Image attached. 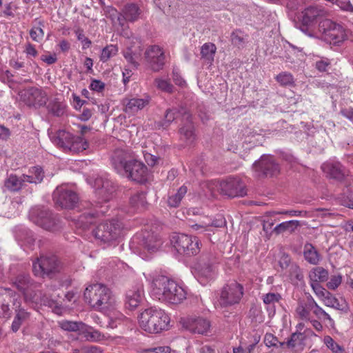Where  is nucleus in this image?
I'll list each match as a JSON object with an SVG mask.
<instances>
[{
	"instance_id": "7c9ffc66",
	"label": "nucleus",
	"mask_w": 353,
	"mask_h": 353,
	"mask_svg": "<svg viewBox=\"0 0 353 353\" xmlns=\"http://www.w3.org/2000/svg\"><path fill=\"white\" fill-rule=\"evenodd\" d=\"M143 291L141 288H135L128 291L125 305L130 310L136 308L142 301Z\"/></svg>"
},
{
	"instance_id": "aec40b11",
	"label": "nucleus",
	"mask_w": 353,
	"mask_h": 353,
	"mask_svg": "<svg viewBox=\"0 0 353 353\" xmlns=\"http://www.w3.org/2000/svg\"><path fill=\"white\" fill-rule=\"evenodd\" d=\"M16 294L9 288H0V317H6L10 314L9 303L13 301V305L18 303Z\"/></svg>"
},
{
	"instance_id": "bb28decb",
	"label": "nucleus",
	"mask_w": 353,
	"mask_h": 353,
	"mask_svg": "<svg viewBox=\"0 0 353 353\" xmlns=\"http://www.w3.org/2000/svg\"><path fill=\"white\" fill-rule=\"evenodd\" d=\"M184 123L179 128V134L181 140L183 141L186 144H192L196 139L194 132V126L192 122V116L189 121L184 120Z\"/></svg>"
},
{
	"instance_id": "e433bc0d",
	"label": "nucleus",
	"mask_w": 353,
	"mask_h": 353,
	"mask_svg": "<svg viewBox=\"0 0 353 353\" xmlns=\"http://www.w3.org/2000/svg\"><path fill=\"white\" fill-rule=\"evenodd\" d=\"M310 282H325L328 279L329 273L327 270L323 267L314 268L309 274Z\"/></svg>"
},
{
	"instance_id": "864d4df0",
	"label": "nucleus",
	"mask_w": 353,
	"mask_h": 353,
	"mask_svg": "<svg viewBox=\"0 0 353 353\" xmlns=\"http://www.w3.org/2000/svg\"><path fill=\"white\" fill-rule=\"evenodd\" d=\"M303 334L301 332L293 333L290 338L287 341L286 345L288 347H294L299 342L303 340Z\"/></svg>"
},
{
	"instance_id": "f03ea898",
	"label": "nucleus",
	"mask_w": 353,
	"mask_h": 353,
	"mask_svg": "<svg viewBox=\"0 0 353 353\" xmlns=\"http://www.w3.org/2000/svg\"><path fill=\"white\" fill-rule=\"evenodd\" d=\"M111 161L117 172L125 174L128 179L139 183L147 181V167L142 162L131 159L124 151H115Z\"/></svg>"
},
{
	"instance_id": "680f3d73",
	"label": "nucleus",
	"mask_w": 353,
	"mask_h": 353,
	"mask_svg": "<svg viewBox=\"0 0 353 353\" xmlns=\"http://www.w3.org/2000/svg\"><path fill=\"white\" fill-rule=\"evenodd\" d=\"M335 2L341 10L353 12V6L350 1L335 0Z\"/></svg>"
},
{
	"instance_id": "7ed1b4c3",
	"label": "nucleus",
	"mask_w": 353,
	"mask_h": 353,
	"mask_svg": "<svg viewBox=\"0 0 353 353\" xmlns=\"http://www.w3.org/2000/svg\"><path fill=\"white\" fill-rule=\"evenodd\" d=\"M84 299L93 309L106 312L112 309L115 303L112 291L101 283H94L88 286L83 294Z\"/></svg>"
},
{
	"instance_id": "e2e57ef3",
	"label": "nucleus",
	"mask_w": 353,
	"mask_h": 353,
	"mask_svg": "<svg viewBox=\"0 0 353 353\" xmlns=\"http://www.w3.org/2000/svg\"><path fill=\"white\" fill-rule=\"evenodd\" d=\"M313 313L318 317L323 316L325 319L331 321L332 319L330 316L325 312L318 304L314 307L313 310H311Z\"/></svg>"
},
{
	"instance_id": "f3484780",
	"label": "nucleus",
	"mask_w": 353,
	"mask_h": 353,
	"mask_svg": "<svg viewBox=\"0 0 353 353\" xmlns=\"http://www.w3.org/2000/svg\"><path fill=\"white\" fill-rule=\"evenodd\" d=\"M219 189L221 194L230 197L243 196L246 194L245 185L236 178L230 177L221 181Z\"/></svg>"
},
{
	"instance_id": "20e7f679",
	"label": "nucleus",
	"mask_w": 353,
	"mask_h": 353,
	"mask_svg": "<svg viewBox=\"0 0 353 353\" xmlns=\"http://www.w3.org/2000/svg\"><path fill=\"white\" fill-rule=\"evenodd\" d=\"M139 323L145 331L150 333H159L168 329L170 318L163 310L150 307L140 314Z\"/></svg>"
},
{
	"instance_id": "4c0bfd02",
	"label": "nucleus",
	"mask_w": 353,
	"mask_h": 353,
	"mask_svg": "<svg viewBox=\"0 0 353 353\" xmlns=\"http://www.w3.org/2000/svg\"><path fill=\"white\" fill-rule=\"evenodd\" d=\"M216 52V47L213 43H205L201 48V59H204L208 63L214 61V55Z\"/></svg>"
},
{
	"instance_id": "4be33fe9",
	"label": "nucleus",
	"mask_w": 353,
	"mask_h": 353,
	"mask_svg": "<svg viewBox=\"0 0 353 353\" xmlns=\"http://www.w3.org/2000/svg\"><path fill=\"white\" fill-rule=\"evenodd\" d=\"M165 297V302L178 304L186 298V292L183 287L172 279Z\"/></svg>"
},
{
	"instance_id": "6ab92c4d",
	"label": "nucleus",
	"mask_w": 353,
	"mask_h": 353,
	"mask_svg": "<svg viewBox=\"0 0 353 353\" xmlns=\"http://www.w3.org/2000/svg\"><path fill=\"white\" fill-rule=\"evenodd\" d=\"M215 263L216 259L212 254H203L195 264V270L202 276L209 278L214 272Z\"/></svg>"
},
{
	"instance_id": "dca6fc26",
	"label": "nucleus",
	"mask_w": 353,
	"mask_h": 353,
	"mask_svg": "<svg viewBox=\"0 0 353 353\" xmlns=\"http://www.w3.org/2000/svg\"><path fill=\"white\" fill-rule=\"evenodd\" d=\"M253 169L259 176H273L279 173V166L271 156L262 155L259 161L253 164Z\"/></svg>"
},
{
	"instance_id": "c03bdc74",
	"label": "nucleus",
	"mask_w": 353,
	"mask_h": 353,
	"mask_svg": "<svg viewBox=\"0 0 353 353\" xmlns=\"http://www.w3.org/2000/svg\"><path fill=\"white\" fill-rule=\"evenodd\" d=\"M276 80L281 85L291 86L294 85V79L292 74L290 72H283L276 77Z\"/></svg>"
},
{
	"instance_id": "69168bd1",
	"label": "nucleus",
	"mask_w": 353,
	"mask_h": 353,
	"mask_svg": "<svg viewBox=\"0 0 353 353\" xmlns=\"http://www.w3.org/2000/svg\"><path fill=\"white\" fill-rule=\"evenodd\" d=\"M145 353H170V348L168 346H159L154 348L148 349Z\"/></svg>"
},
{
	"instance_id": "09e8293b",
	"label": "nucleus",
	"mask_w": 353,
	"mask_h": 353,
	"mask_svg": "<svg viewBox=\"0 0 353 353\" xmlns=\"http://www.w3.org/2000/svg\"><path fill=\"white\" fill-rule=\"evenodd\" d=\"M39 300L37 299L35 300L36 302H39L41 305H46L50 307H53L57 306L56 301L48 294L46 293H43L42 292H39Z\"/></svg>"
},
{
	"instance_id": "49530a36",
	"label": "nucleus",
	"mask_w": 353,
	"mask_h": 353,
	"mask_svg": "<svg viewBox=\"0 0 353 353\" xmlns=\"http://www.w3.org/2000/svg\"><path fill=\"white\" fill-rule=\"evenodd\" d=\"M343 204L349 208L353 209V185L347 186L343 190Z\"/></svg>"
},
{
	"instance_id": "774afa93",
	"label": "nucleus",
	"mask_w": 353,
	"mask_h": 353,
	"mask_svg": "<svg viewBox=\"0 0 353 353\" xmlns=\"http://www.w3.org/2000/svg\"><path fill=\"white\" fill-rule=\"evenodd\" d=\"M82 353H101V347L95 345H86L81 348Z\"/></svg>"
},
{
	"instance_id": "c9c22d12",
	"label": "nucleus",
	"mask_w": 353,
	"mask_h": 353,
	"mask_svg": "<svg viewBox=\"0 0 353 353\" xmlns=\"http://www.w3.org/2000/svg\"><path fill=\"white\" fill-rule=\"evenodd\" d=\"M29 172L31 174H23V181L36 184L41 183L43 181L44 172L41 167H33L30 170Z\"/></svg>"
},
{
	"instance_id": "5fc2aeb1",
	"label": "nucleus",
	"mask_w": 353,
	"mask_h": 353,
	"mask_svg": "<svg viewBox=\"0 0 353 353\" xmlns=\"http://www.w3.org/2000/svg\"><path fill=\"white\" fill-rule=\"evenodd\" d=\"M310 285L316 295L319 298H323L328 292L319 283L310 282Z\"/></svg>"
},
{
	"instance_id": "1a4fd4ad",
	"label": "nucleus",
	"mask_w": 353,
	"mask_h": 353,
	"mask_svg": "<svg viewBox=\"0 0 353 353\" xmlns=\"http://www.w3.org/2000/svg\"><path fill=\"white\" fill-rule=\"evenodd\" d=\"M172 241L176 250L181 254L190 256L200 252L199 241L196 236L181 234L173 236Z\"/></svg>"
},
{
	"instance_id": "423d86ee",
	"label": "nucleus",
	"mask_w": 353,
	"mask_h": 353,
	"mask_svg": "<svg viewBox=\"0 0 353 353\" xmlns=\"http://www.w3.org/2000/svg\"><path fill=\"white\" fill-rule=\"evenodd\" d=\"M29 217L31 221L46 230L57 232L61 228V221L57 215L43 207L32 208Z\"/></svg>"
},
{
	"instance_id": "a18cd8bd",
	"label": "nucleus",
	"mask_w": 353,
	"mask_h": 353,
	"mask_svg": "<svg viewBox=\"0 0 353 353\" xmlns=\"http://www.w3.org/2000/svg\"><path fill=\"white\" fill-rule=\"evenodd\" d=\"M118 48L115 45H109L105 47L101 54V61L103 62L107 61L110 58L117 54Z\"/></svg>"
},
{
	"instance_id": "6e6d98bb",
	"label": "nucleus",
	"mask_w": 353,
	"mask_h": 353,
	"mask_svg": "<svg viewBox=\"0 0 353 353\" xmlns=\"http://www.w3.org/2000/svg\"><path fill=\"white\" fill-rule=\"evenodd\" d=\"M30 36L32 40L38 42L43 39L44 36V32L40 27L34 28L30 30Z\"/></svg>"
},
{
	"instance_id": "603ef678",
	"label": "nucleus",
	"mask_w": 353,
	"mask_h": 353,
	"mask_svg": "<svg viewBox=\"0 0 353 353\" xmlns=\"http://www.w3.org/2000/svg\"><path fill=\"white\" fill-rule=\"evenodd\" d=\"M281 299V295L279 293H268L263 296V303L266 305H274L276 303H278Z\"/></svg>"
},
{
	"instance_id": "a878e982",
	"label": "nucleus",
	"mask_w": 353,
	"mask_h": 353,
	"mask_svg": "<svg viewBox=\"0 0 353 353\" xmlns=\"http://www.w3.org/2000/svg\"><path fill=\"white\" fill-rule=\"evenodd\" d=\"M14 306L15 314L12 323L11 330L13 332H17L19 331L21 326L30 319V313L27 312L24 308L21 307L19 302Z\"/></svg>"
},
{
	"instance_id": "2f4dec72",
	"label": "nucleus",
	"mask_w": 353,
	"mask_h": 353,
	"mask_svg": "<svg viewBox=\"0 0 353 353\" xmlns=\"http://www.w3.org/2000/svg\"><path fill=\"white\" fill-rule=\"evenodd\" d=\"M130 204L131 207L136 210H144L148 205L146 193L143 191L136 192L131 196L130 199Z\"/></svg>"
},
{
	"instance_id": "79ce46f5",
	"label": "nucleus",
	"mask_w": 353,
	"mask_h": 353,
	"mask_svg": "<svg viewBox=\"0 0 353 353\" xmlns=\"http://www.w3.org/2000/svg\"><path fill=\"white\" fill-rule=\"evenodd\" d=\"M60 327L61 329L69 332L84 331L86 328V325L81 321H63L60 322Z\"/></svg>"
},
{
	"instance_id": "f704fd0d",
	"label": "nucleus",
	"mask_w": 353,
	"mask_h": 353,
	"mask_svg": "<svg viewBox=\"0 0 353 353\" xmlns=\"http://www.w3.org/2000/svg\"><path fill=\"white\" fill-rule=\"evenodd\" d=\"M188 192V188L183 185L176 192L171 194L167 201L168 205L170 208H177L179 206L183 198Z\"/></svg>"
},
{
	"instance_id": "f257e3e1",
	"label": "nucleus",
	"mask_w": 353,
	"mask_h": 353,
	"mask_svg": "<svg viewBox=\"0 0 353 353\" xmlns=\"http://www.w3.org/2000/svg\"><path fill=\"white\" fill-rule=\"evenodd\" d=\"M96 196L98 197V201L94 205L92 203L85 202L83 208L87 209L79 217L78 221L83 228H87L90 225L94 223L99 214H103L106 212L103 210H99L98 208H102L101 203L109 201L113 196L116 191V187L114 182L108 175L98 176L95 178L94 182Z\"/></svg>"
},
{
	"instance_id": "a211bd4d",
	"label": "nucleus",
	"mask_w": 353,
	"mask_h": 353,
	"mask_svg": "<svg viewBox=\"0 0 353 353\" xmlns=\"http://www.w3.org/2000/svg\"><path fill=\"white\" fill-rule=\"evenodd\" d=\"M172 279L165 276H158L155 277L151 285V293L154 298L165 302L167 296L168 286L170 285Z\"/></svg>"
},
{
	"instance_id": "ddd939ff",
	"label": "nucleus",
	"mask_w": 353,
	"mask_h": 353,
	"mask_svg": "<svg viewBox=\"0 0 353 353\" xmlns=\"http://www.w3.org/2000/svg\"><path fill=\"white\" fill-rule=\"evenodd\" d=\"M58 268L59 262L55 256H41L32 264V270L36 276H49L57 272Z\"/></svg>"
},
{
	"instance_id": "ea45409f",
	"label": "nucleus",
	"mask_w": 353,
	"mask_h": 353,
	"mask_svg": "<svg viewBox=\"0 0 353 353\" xmlns=\"http://www.w3.org/2000/svg\"><path fill=\"white\" fill-rule=\"evenodd\" d=\"M248 38V35L240 29L234 30L230 34V41L232 44L239 48L245 46Z\"/></svg>"
},
{
	"instance_id": "393cba45",
	"label": "nucleus",
	"mask_w": 353,
	"mask_h": 353,
	"mask_svg": "<svg viewBox=\"0 0 353 353\" xmlns=\"http://www.w3.org/2000/svg\"><path fill=\"white\" fill-rule=\"evenodd\" d=\"M142 14V11L138 4L135 3H126L121 11V16L123 20L128 22L137 21Z\"/></svg>"
},
{
	"instance_id": "cd10ccee",
	"label": "nucleus",
	"mask_w": 353,
	"mask_h": 353,
	"mask_svg": "<svg viewBox=\"0 0 353 353\" xmlns=\"http://www.w3.org/2000/svg\"><path fill=\"white\" fill-rule=\"evenodd\" d=\"M141 47L139 42H137V46L130 45L128 46L123 51V56L126 61L134 68H137L139 63L137 60L139 59L141 54Z\"/></svg>"
},
{
	"instance_id": "bf43d9fd",
	"label": "nucleus",
	"mask_w": 353,
	"mask_h": 353,
	"mask_svg": "<svg viewBox=\"0 0 353 353\" xmlns=\"http://www.w3.org/2000/svg\"><path fill=\"white\" fill-rule=\"evenodd\" d=\"M207 224L209 225V229L210 230L211 227L221 228L225 226L226 224V221L222 216H219L218 218L215 219L214 220L209 223H207Z\"/></svg>"
},
{
	"instance_id": "13d9d810",
	"label": "nucleus",
	"mask_w": 353,
	"mask_h": 353,
	"mask_svg": "<svg viewBox=\"0 0 353 353\" xmlns=\"http://www.w3.org/2000/svg\"><path fill=\"white\" fill-rule=\"evenodd\" d=\"M264 342L268 347H275L279 342L278 339L274 336L272 334L267 333L265 335Z\"/></svg>"
},
{
	"instance_id": "c756f323",
	"label": "nucleus",
	"mask_w": 353,
	"mask_h": 353,
	"mask_svg": "<svg viewBox=\"0 0 353 353\" xmlns=\"http://www.w3.org/2000/svg\"><path fill=\"white\" fill-rule=\"evenodd\" d=\"M162 244L161 239L157 234L145 232L142 236V245L149 252H154Z\"/></svg>"
},
{
	"instance_id": "0e129e2a",
	"label": "nucleus",
	"mask_w": 353,
	"mask_h": 353,
	"mask_svg": "<svg viewBox=\"0 0 353 353\" xmlns=\"http://www.w3.org/2000/svg\"><path fill=\"white\" fill-rule=\"evenodd\" d=\"M143 156L145 161H146L148 165L152 167L157 163L159 159L156 156L148 152H144Z\"/></svg>"
},
{
	"instance_id": "f8f14e48",
	"label": "nucleus",
	"mask_w": 353,
	"mask_h": 353,
	"mask_svg": "<svg viewBox=\"0 0 353 353\" xmlns=\"http://www.w3.org/2000/svg\"><path fill=\"white\" fill-rule=\"evenodd\" d=\"M53 199L61 208L72 209L79 201L77 194L63 187H59L53 192Z\"/></svg>"
},
{
	"instance_id": "5701e85b",
	"label": "nucleus",
	"mask_w": 353,
	"mask_h": 353,
	"mask_svg": "<svg viewBox=\"0 0 353 353\" xmlns=\"http://www.w3.org/2000/svg\"><path fill=\"white\" fill-rule=\"evenodd\" d=\"M185 322L186 328L192 333L204 334L210 330V321L204 318L191 317L188 318Z\"/></svg>"
},
{
	"instance_id": "58836bf2",
	"label": "nucleus",
	"mask_w": 353,
	"mask_h": 353,
	"mask_svg": "<svg viewBox=\"0 0 353 353\" xmlns=\"http://www.w3.org/2000/svg\"><path fill=\"white\" fill-rule=\"evenodd\" d=\"M65 104L58 98L50 100L47 105L48 111L56 117L62 116L65 112Z\"/></svg>"
},
{
	"instance_id": "b1692460",
	"label": "nucleus",
	"mask_w": 353,
	"mask_h": 353,
	"mask_svg": "<svg viewBox=\"0 0 353 353\" xmlns=\"http://www.w3.org/2000/svg\"><path fill=\"white\" fill-rule=\"evenodd\" d=\"M181 117L182 121H189L190 114L183 108L180 109L172 108L166 110L165 119L161 122V127L163 128H168L170 124L178 117Z\"/></svg>"
},
{
	"instance_id": "37998d69",
	"label": "nucleus",
	"mask_w": 353,
	"mask_h": 353,
	"mask_svg": "<svg viewBox=\"0 0 353 353\" xmlns=\"http://www.w3.org/2000/svg\"><path fill=\"white\" fill-rule=\"evenodd\" d=\"M25 182L23 181V175L18 178L16 175L11 174L6 181L5 185L12 191H18L22 188Z\"/></svg>"
},
{
	"instance_id": "2eb2a0df",
	"label": "nucleus",
	"mask_w": 353,
	"mask_h": 353,
	"mask_svg": "<svg viewBox=\"0 0 353 353\" xmlns=\"http://www.w3.org/2000/svg\"><path fill=\"white\" fill-rule=\"evenodd\" d=\"M21 93L22 100L28 106L39 108L46 104L47 94L38 88L30 87L22 90Z\"/></svg>"
},
{
	"instance_id": "052dcab7",
	"label": "nucleus",
	"mask_w": 353,
	"mask_h": 353,
	"mask_svg": "<svg viewBox=\"0 0 353 353\" xmlns=\"http://www.w3.org/2000/svg\"><path fill=\"white\" fill-rule=\"evenodd\" d=\"M191 228L197 232L198 233H202L205 231H210L209 229V225L207 223H195L191 225Z\"/></svg>"
},
{
	"instance_id": "0eeeda50",
	"label": "nucleus",
	"mask_w": 353,
	"mask_h": 353,
	"mask_svg": "<svg viewBox=\"0 0 353 353\" xmlns=\"http://www.w3.org/2000/svg\"><path fill=\"white\" fill-rule=\"evenodd\" d=\"M319 31L327 43L339 45L346 39L345 30L342 25L330 19H324L319 23Z\"/></svg>"
},
{
	"instance_id": "9b49d317",
	"label": "nucleus",
	"mask_w": 353,
	"mask_h": 353,
	"mask_svg": "<svg viewBox=\"0 0 353 353\" xmlns=\"http://www.w3.org/2000/svg\"><path fill=\"white\" fill-rule=\"evenodd\" d=\"M321 10L316 6H310L302 12L299 23V28L310 37H315L314 27L316 19L320 16Z\"/></svg>"
},
{
	"instance_id": "3c124183",
	"label": "nucleus",
	"mask_w": 353,
	"mask_h": 353,
	"mask_svg": "<svg viewBox=\"0 0 353 353\" xmlns=\"http://www.w3.org/2000/svg\"><path fill=\"white\" fill-rule=\"evenodd\" d=\"M324 342L327 347L330 348L334 353H339L343 352V348L337 344L332 337L327 336L324 338Z\"/></svg>"
},
{
	"instance_id": "a19ab883",
	"label": "nucleus",
	"mask_w": 353,
	"mask_h": 353,
	"mask_svg": "<svg viewBox=\"0 0 353 353\" xmlns=\"http://www.w3.org/2000/svg\"><path fill=\"white\" fill-rule=\"evenodd\" d=\"M300 225V222L297 220H291L283 222L277 225L274 229L273 232L276 234H280L285 232L292 233Z\"/></svg>"
},
{
	"instance_id": "72a5a7b5",
	"label": "nucleus",
	"mask_w": 353,
	"mask_h": 353,
	"mask_svg": "<svg viewBox=\"0 0 353 353\" xmlns=\"http://www.w3.org/2000/svg\"><path fill=\"white\" fill-rule=\"evenodd\" d=\"M13 285L24 295L26 294V291L33 285L29 274H21L14 279Z\"/></svg>"
},
{
	"instance_id": "9d476101",
	"label": "nucleus",
	"mask_w": 353,
	"mask_h": 353,
	"mask_svg": "<svg viewBox=\"0 0 353 353\" xmlns=\"http://www.w3.org/2000/svg\"><path fill=\"white\" fill-rule=\"evenodd\" d=\"M243 294V288L241 284L236 281L226 284L221 291L219 305L221 307H226L239 303Z\"/></svg>"
},
{
	"instance_id": "4468645a",
	"label": "nucleus",
	"mask_w": 353,
	"mask_h": 353,
	"mask_svg": "<svg viewBox=\"0 0 353 353\" xmlns=\"http://www.w3.org/2000/svg\"><path fill=\"white\" fill-rule=\"evenodd\" d=\"M145 59L149 68L154 72L162 70L165 64V54L159 46H150L145 51Z\"/></svg>"
},
{
	"instance_id": "39448f33",
	"label": "nucleus",
	"mask_w": 353,
	"mask_h": 353,
	"mask_svg": "<svg viewBox=\"0 0 353 353\" xmlns=\"http://www.w3.org/2000/svg\"><path fill=\"white\" fill-rule=\"evenodd\" d=\"M52 143L64 152L77 153L86 150L88 143L81 137H75L70 132L61 130L51 137Z\"/></svg>"
},
{
	"instance_id": "8fccbe9b",
	"label": "nucleus",
	"mask_w": 353,
	"mask_h": 353,
	"mask_svg": "<svg viewBox=\"0 0 353 353\" xmlns=\"http://www.w3.org/2000/svg\"><path fill=\"white\" fill-rule=\"evenodd\" d=\"M157 87L162 91L172 92L173 86L170 81L165 79L157 78L154 81Z\"/></svg>"
},
{
	"instance_id": "de8ad7c7",
	"label": "nucleus",
	"mask_w": 353,
	"mask_h": 353,
	"mask_svg": "<svg viewBox=\"0 0 353 353\" xmlns=\"http://www.w3.org/2000/svg\"><path fill=\"white\" fill-rule=\"evenodd\" d=\"M311 309L308 308L307 305H305L302 302H300L296 309V312L299 315V316L305 321H310V314Z\"/></svg>"
},
{
	"instance_id": "412c9836",
	"label": "nucleus",
	"mask_w": 353,
	"mask_h": 353,
	"mask_svg": "<svg viewBox=\"0 0 353 353\" xmlns=\"http://www.w3.org/2000/svg\"><path fill=\"white\" fill-rule=\"evenodd\" d=\"M150 98L145 97L144 99H125L123 101V111L129 116L136 114L139 110L143 109L149 104Z\"/></svg>"
},
{
	"instance_id": "c85d7f7f",
	"label": "nucleus",
	"mask_w": 353,
	"mask_h": 353,
	"mask_svg": "<svg viewBox=\"0 0 353 353\" xmlns=\"http://www.w3.org/2000/svg\"><path fill=\"white\" fill-rule=\"evenodd\" d=\"M322 168L331 178L336 180H342L345 175L344 167L339 162L325 163Z\"/></svg>"
},
{
	"instance_id": "338daca9",
	"label": "nucleus",
	"mask_w": 353,
	"mask_h": 353,
	"mask_svg": "<svg viewBox=\"0 0 353 353\" xmlns=\"http://www.w3.org/2000/svg\"><path fill=\"white\" fill-rule=\"evenodd\" d=\"M105 84L101 81L93 80L90 85L91 90L97 92H101L104 89Z\"/></svg>"
},
{
	"instance_id": "473e14b6",
	"label": "nucleus",
	"mask_w": 353,
	"mask_h": 353,
	"mask_svg": "<svg viewBox=\"0 0 353 353\" xmlns=\"http://www.w3.org/2000/svg\"><path fill=\"white\" fill-rule=\"evenodd\" d=\"M303 255L305 259L310 264L316 265L321 260V255L314 248V246L310 243H306L303 248Z\"/></svg>"
},
{
	"instance_id": "6e6552de",
	"label": "nucleus",
	"mask_w": 353,
	"mask_h": 353,
	"mask_svg": "<svg viewBox=\"0 0 353 353\" xmlns=\"http://www.w3.org/2000/svg\"><path fill=\"white\" fill-rule=\"evenodd\" d=\"M123 228V225L120 221L112 219L110 222L99 224L93 231V234L96 239L108 243L120 237Z\"/></svg>"
},
{
	"instance_id": "4d7b16f0",
	"label": "nucleus",
	"mask_w": 353,
	"mask_h": 353,
	"mask_svg": "<svg viewBox=\"0 0 353 353\" xmlns=\"http://www.w3.org/2000/svg\"><path fill=\"white\" fill-rule=\"evenodd\" d=\"M341 281L342 276L341 275L333 276L327 283V287L330 290H335L341 285Z\"/></svg>"
}]
</instances>
